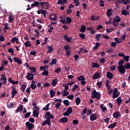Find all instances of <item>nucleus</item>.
<instances>
[{
  "instance_id": "nucleus-14",
  "label": "nucleus",
  "mask_w": 130,
  "mask_h": 130,
  "mask_svg": "<svg viewBox=\"0 0 130 130\" xmlns=\"http://www.w3.org/2000/svg\"><path fill=\"white\" fill-rule=\"evenodd\" d=\"M23 105H20L16 110L15 112L18 113V112H21V111H23Z\"/></svg>"
},
{
  "instance_id": "nucleus-2",
  "label": "nucleus",
  "mask_w": 130,
  "mask_h": 130,
  "mask_svg": "<svg viewBox=\"0 0 130 130\" xmlns=\"http://www.w3.org/2000/svg\"><path fill=\"white\" fill-rule=\"evenodd\" d=\"M120 94V92H118V90L117 89V88H114L112 95L113 99H115V98H117V97L119 96Z\"/></svg>"
},
{
  "instance_id": "nucleus-26",
  "label": "nucleus",
  "mask_w": 130,
  "mask_h": 130,
  "mask_svg": "<svg viewBox=\"0 0 130 130\" xmlns=\"http://www.w3.org/2000/svg\"><path fill=\"white\" fill-rule=\"evenodd\" d=\"M107 77L108 79H112L113 78V74H112L110 72H108L107 73Z\"/></svg>"
},
{
  "instance_id": "nucleus-29",
  "label": "nucleus",
  "mask_w": 130,
  "mask_h": 130,
  "mask_svg": "<svg viewBox=\"0 0 130 130\" xmlns=\"http://www.w3.org/2000/svg\"><path fill=\"white\" fill-rule=\"evenodd\" d=\"M18 40L19 39L18 38H14L12 39L11 42H12V43H15V42H16V43L18 44L19 43Z\"/></svg>"
},
{
  "instance_id": "nucleus-22",
  "label": "nucleus",
  "mask_w": 130,
  "mask_h": 130,
  "mask_svg": "<svg viewBox=\"0 0 130 130\" xmlns=\"http://www.w3.org/2000/svg\"><path fill=\"white\" fill-rule=\"evenodd\" d=\"M63 39H64L65 40H67L68 42H71L72 41V38H69L67 35H64L63 37Z\"/></svg>"
},
{
  "instance_id": "nucleus-8",
  "label": "nucleus",
  "mask_w": 130,
  "mask_h": 130,
  "mask_svg": "<svg viewBox=\"0 0 130 130\" xmlns=\"http://www.w3.org/2000/svg\"><path fill=\"white\" fill-rule=\"evenodd\" d=\"M97 114L93 113L90 116V120L91 121H94V120H96L97 119Z\"/></svg>"
},
{
  "instance_id": "nucleus-11",
  "label": "nucleus",
  "mask_w": 130,
  "mask_h": 130,
  "mask_svg": "<svg viewBox=\"0 0 130 130\" xmlns=\"http://www.w3.org/2000/svg\"><path fill=\"white\" fill-rule=\"evenodd\" d=\"M45 124H48V125H51L50 119H46V120L43 121L42 125H45Z\"/></svg>"
},
{
  "instance_id": "nucleus-61",
  "label": "nucleus",
  "mask_w": 130,
  "mask_h": 130,
  "mask_svg": "<svg viewBox=\"0 0 130 130\" xmlns=\"http://www.w3.org/2000/svg\"><path fill=\"white\" fill-rule=\"evenodd\" d=\"M67 111L69 113L71 114V113L73 112V109H72V107H70L67 109Z\"/></svg>"
},
{
  "instance_id": "nucleus-32",
  "label": "nucleus",
  "mask_w": 130,
  "mask_h": 130,
  "mask_svg": "<svg viewBox=\"0 0 130 130\" xmlns=\"http://www.w3.org/2000/svg\"><path fill=\"white\" fill-rule=\"evenodd\" d=\"M122 15H124V16H128L129 15V12H127L126 10H122L121 11Z\"/></svg>"
},
{
  "instance_id": "nucleus-50",
  "label": "nucleus",
  "mask_w": 130,
  "mask_h": 130,
  "mask_svg": "<svg viewBox=\"0 0 130 130\" xmlns=\"http://www.w3.org/2000/svg\"><path fill=\"white\" fill-rule=\"evenodd\" d=\"M64 49L66 50V51L71 50V47L70 45H67L64 47Z\"/></svg>"
},
{
  "instance_id": "nucleus-59",
  "label": "nucleus",
  "mask_w": 130,
  "mask_h": 130,
  "mask_svg": "<svg viewBox=\"0 0 130 130\" xmlns=\"http://www.w3.org/2000/svg\"><path fill=\"white\" fill-rule=\"evenodd\" d=\"M72 122L74 125H76V124H78V123H79V121L77 119H75V120H73Z\"/></svg>"
},
{
  "instance_id": "nucleus-20",
  "label": "nucleus",
  "mask_w": 130,
  "mask_h": 130,
  "mask_svg": "<svg viewBox=\"0 0 130 130\" xmlns=\"http://www.w3.org/2000/svg\"><path fill=\"white\" fill-rule=\"evenodd\" d=\"M47 49H48L47 51V53H51V52H52V51L53 50V47H52V46H48Z\"/></svg>"
},
{
  "instance_id": "nucleus-54",
  "label": "nucleus",
  "mask_w": 130,
  "mask_h": 130,
  "mask_svg": "<svg viewBox=\"0 0 130 130\" xmlns=\"http://www.w3.org/2000/svg\"><path fill=\"white\" fill-rule=\"evenodd\" d=\"M91 19L92 21H96V20H98V17L92 15L91 16Z\"/></svg>"
},
{
  "instance_id": "nucleus-53",
  "label": "nucleus",
  "mask_w": 130,
  "mask_h": 130,
  "mask_svg": "<svg viewBox=\"0 0 130 130\" xmlns=\"http://www.w3.org/2000/svg\"><path fill=\"white\" fill-rule=\"evenodd\" d=\"M43 76H48V71L46 70H44V72L42 73Z\"/></svg>"
},
{
  "instance_id": "nucleus-58",
  "label": "nucleus",
  "mask_w": 130,
  "mask_h": 130,
  "mask_svg": "<svg viewBox=\"0 0 130 130\" xmlns=\"http://www.w3.org/2000/svg\"><path fill=\"white\" fill-rule=\"evenodd\" d=\"M41 14H42V15H43L44 16H46V14H47V11L42 9L41 10Z\"/></svg>"
},
{
  "instance_id": "nucleus-15",
  "label": "nucleus",
  "mask_w": 130,
  "mask_h": 130,
  "mask_svg": "<svg viewBox=\"0 0 130 130\" xmlns=\"http://www.w3.org/2000/svg\"><path fill=\"white\" fill-rule=\"evenodd\" d=\"M49 19H50L51 21H56L57 17H56V16L54 14H50L49 15Z\"/></svg>"
},
{
  "instance_id": "nucleus-51",
  "label": "nucleus",
  "mask_w": 130,
  "mask_h": 130,
  "mask_svg": "<svg viewBox=\"0 0 130 130\" xmlns=\"http://www.w3.org/2000/svg\"><path fill=\"white\" fill-rule=\"evenodd\" d=\"M63 103L64 105H66V106H69L70 105V102L69 101V100H64Z\"/></svg>"
},
{
  "instance_id": "nucleus-44",
  "label": "nucleus",
  "mask_w": 130,
  "mask_h": 130,
  "mask_svg": "<svg viewBox=\"0 0 130 130\" xmlns=\"http://www.w3.org/2000/svg\"><path fill=\"white\" fill-rule=\"evenodd\" d=\"M29 43H30V42L29 41L25 42L24 43L25 46H26V47H30L32 46V45L30 44Z\"/></svg>"
},
{
  "instance_id": "nucleus-38",
  "label": "nucleus",
  "mask_w": 130,
  "mask_h": 130,
  "mask_svg": "<svg viewBox=\"0 0 130 130\" xmlns=\"http://www.w3.org/2000/svg\"><path fill=\"white\" fill-rule=\"evenodd\" d=\"M61 20H60V23H62V24H67V21H66V18L62 17L61 16L60 17Z\"/></svg>"
},
{
  "instance_id": "nucleus-34",
  "label": "nucleus",
  "mask_w": 130,
  "mask_h": 130,
  "mask_svg": "<svg viewBox=\"0 0 130 130\" xmlns=\"http://www.w3.org/2000/svg\"><path fill=\"white\" fill-rule=\"evenodd\" d=\"M50 95L51 98H53L54 97V95H55V92H54L53 89H51L50 91Z\"/></svg>"
},
{
  "instance_id": "nucleus-7",
  "label": "nucleus",
  "mask_w": 130,
  "mask_h": 130,
  "mask_svg": "<svg viewBox=\"0 0 130 130\" xmlns=\"http://www.w3.org/2000/svg\"><path fill=\"white\" fill-rule=\"evenodd\" d=\"M125 68L123 66H119L118 67V71L120 74H124L125 73Z\"/></svg>"
},
{
  "instance_id": "nucleus-10",
  "label": "nucleus",
  "mask_w": 130,
  "mask_h": 130,
  "mask_svg": "<svg viewBox=\"0 0 130 130\" xmlns=\"http://www.w3.org/2000/svg\"><path fill=\"white\" fill-rule=\"evenodd\" d=\"M69 120L68 119V118L67 117H63L60 119L58 122H61V123H66V122H68V121Z\"/></svg>"
},
{
  "instance_id": "nucleus-47",
  "label": "nucleus",
  "mask_w": 130,
  "mask_h": 130,
  "mask_svg": "<svg viewBox=\"0 0 130 130\" xmlns=\"http://www.w3.org/2000/svg\"><path fill=\"white\" fill-rule=\"evenodd\" d=\"M121 2L124 5H127V4H129L130 3L129 0H121Z\"/></svg>"
},
{
  "instance_id": "nucleus-25",
  "label": "nucleus",
  "mask_w": 130,
  "mask_h": 130,
  "mask_svg": "<svg viewBox=\"0 0 130 130\" xmlns=\"http://www.w3.org/2000/svg\"><path fill=\"white\" fill-rule=\"evenodd\" d=\"M40 5V3L37 1H35L33 4L31 5V7L32 8H34V7H38V5Z\"/></svg>"
},
{
  "instance_id": "nucleus-17",
  "label": "nucleus",
  "mask_w": 130,
  "mask_h": 130,
  "mask_svg": "<svg viewBox=\"0 0 130 130\" xmlns=\"http://www.w3.org/2000/svg\"><path fill=\"white\" fill-rule=\"evenodd\" d=\"M14 60L15 61V62H17L19 65L21 64L22 63V61L18 57H14Z\"/></svg>"
},
{
  "instance_id": "nucleus-40",
  "label": "nucleus",
  "mask_w": 130,
  "mask_h": 130,
  "mask_svg": "<svg viewBox=\"0 0 130 130\" xmlns=\"http://www.w3.org/2000/svg\"><path fill=\"white\" fill-rule=\"evenodd\" d=\"M91 66L92 69H94V68H99V64L97 62H92Z\"/></svg>"
},
{
  "instance_id": "nucleus-64",
  "label": "nucleus",
  "mask_w": 130,
  "mask_h": 130,
  "mask_svg": "<svg viewBox=\"0 0 130 130\" xmlns=\"http://www.w3.org/2000/svg\"><path fill=\"white\" fill-rule=\"evenodd\" d=\"M124 62V60L121 59L120 60L119 62H118V63H119V66H122V64H123Z\"/></svg>"
},
{
  "instance_id": "nucleus-28",
  "label": "nucleus",
  "mask_w": 130,
  "mask_h": 130,
  "mask_svg": "<svg viewBox=\"0 0 130 130\" xmlns=\"http://www.w3.org/2000/svg\"><path fill=\"white\" fill-rule=\"evenodd\" d=\"M100 45H101V44L99 43H96L95 46L92 48V49H93V50H97V49L99 48V46H100Z\"/></svg>"
},
{
  "instance_id": "nucleus-12",
  "label": "nucleus",
  "mask_w": 130,
  "mask_h": 130,
  "mask_svg": "<svg viewBox=\"0 0 130 130\" xmlns=\"http://www.w3.org/2000/svg\"><path fill=\"white\" fill-rule=\"evenodd\" d=\"M34 78V76L33 75V74H32L31 73H28L26 78L27 79V80H28L29 81H32V80H33Z\"/></svg>"
},
{
  "instance_id": "nucleus-55",
  "label": "nucleus",
  "mask_w": 130,
  "mask_h": 130,
  "mask_svg": "<svg viewBox=\"0 0 130 130\" xmlns=\"http://www.w3.org/2000/svg\"><path fill=\"white\" fill-rule=\"evenodd\" d=\"M106 87H107L108 90H110V88H111V86L109 85V82H107L106 83Z\"/></svg>"
},
{
  "instance_id": "nucleus-45",
  "label": "nucleus",
  "mask_w": 130,
  "mask_h": 130,
  "mask_svg": "<svg viewBox=\"0 0 130 130\" xmlns=\"http://www.w3.org/2000/svg\"><path fill=\"white\" fill-rule=\"evenodd\" d=\"M25 90H26V85L25 84H22L21 86V91L23 93H25Z\"/></svg>"
},
{
  "instance_id": "nucleus-39",
  "label": "nucleus",
  "mask_w": 130,
  "mask_h": 130,
  "mask_svg": "<svg viewBox=\"0 0 130 130\" xmlns=\"http://www.w3.org/2000/svg\"><path fill=\"white\" fill-rule=\"evenodd\" d=\"M102 37V35L101 34H98L95 36V39L97 40V41H99L100 40V37Z\"/></svg>"
},
{
  "instance_id": "nucleus-18",
  "label": "nucleus",
  "mask_w": 130,
  "mask_h": 130,
  "mask_svg": "<svg viewBox=\"0 0 130 130\" xmlns=\"http://www.w3.org/2000/svg\"><path fill=\"white\" fill-rule=\"evenodd\" d=\"M122 2L121 0H115V6L116 8H118V5H121Z\"/></svg>"
},
{
  "instance_id": "nucleus-16",
  "label": "nucleus",
  "mask_w": 130,
  "mask_h": 130,
  "mask_svg": "<svg viewBox=\"0 0 130 130\" xmlns=\"http://www.w3.org/2000/svg\"><path fill=\"white\" fill-rule=\"evenodd\" d=\"M107 11V17H111V15L113 14L112 9H108Z\"/></svg>"
},
{
  "instance_id": "nucleus-37",
  "label": "nucleus",
  "mask_w": 130,
  "mask_h": 130,
  "mask_svg": "<svg viewBox=\"0 0 130 130\" xmlns=\"http://www.w3.org/2000/svg\"><path fill=\"white\" fill-rule=\"evenodd\" d=\"M29 69L30 70V73H35L36 71V68L35 67H29Z\"/></svg>"
},
{
  "instance_id": "nucleus-57",
  "label": "nucleus",
  "mask_w": 130,
  "mask_h": 130,
  "mask_svg": "<svg viewBox=\"0 0 130 130\" xmlns=\"http://www.w3.org/2000/svg\"><path fill=\"white\" fill-rule=\"evenodd\" d=\"M124 67L125 68V69L126 70H129V69H130V64L129 63H126V65H125L124 66Z\"/></svg>"
},
{
  "instance_id": "nucleus-13",
  "label": "nucleus",
  "mask_w": 130,
  "mask_h": 130,
  "mask_svg": "<svg viewBox=\"0 0 130 130\" xmlns=\"http://www.w3.org/2000/svg\"><path fill=\"white\" fill-rule=\"evenodd\" d=\"M17 93H18V91H17L16 90V88L14 87L12 90V92H11V97L12 98H14V97H15V95H16V94H17Z\"/></svg>"
},
{
  "instance_id": "nucleus-21",
  "label": "nucleus",
  "mask_w": 130,
  "mask_h": 130,
  "mask_svg": "<svg viewBox=\"0 0 130 130\" xmlns=\"http://www.w3.org/2000/svg\"><path fill=\"white\" fill-rule=\"evenodd\" d=\"M30 87L31 89H32V90H35V89L37 88V85H36V82H32L30 84Z\"/></svg>"
},
{
  "instance_id": "nucleus-42",
  "label": "nucleus",
  "mask_w": 130,
  "mask_h": 130,
  "mask_svg": "<svg viewBox=\"0 0 130 130\" xmlns=\"http://www.w3.org/2000/svg\"><path fill=\"white\" fill-rule=\"evenodd\" d=\"M86 31V26L85 25H82L80 28V32L84 33Z\"/></svg>"
},
{
  "instance_id": "nucleus-63",
  "label": "nucleus",
  "mask_w": 130,
  "mask_h": 130,
  "mask_svg": "<svg viewBox=\"0 0 130 130\" xmlns=\"http://www.w3.org/2000/svg\"><path fill=\"white\" fill-rule=\"evenodd\" d=\"M100 6H101V7H102L103 8L104 7V1L101 0L100 1Z\"/></svg>"
},
{
  "instance_id": "nucleus-62",
  "label": "nucleus",
  "mask_w": 130,
  "mask_h": 130,
  "mask_svg": "<svg viewBox=\"0 0 130 130\" xmlns=\"http://www.w3.org/2000/svg\"><path fill=\"white\" fill-rule=\"evenodd\" d=\"M123 59H124L125 61H128V59H129V56H124Z\"/></svg>"
},
{
  "instance_id": "nucleus-31",
  "label": "nucleus",
  "mask_w": 130,
  "mask_h": 130,
  "mask_svg": "<svg viewBox=\"0 0 130 130\" xmlns=\"http://www.w3.org/2000/svg\"><path fill=\"white\" fill-rule=\"evenodd\" d=\"M78 81H81V82H86L85 81V77L83 76H80L77 78Z\"/></svg>"
},
{
  "instance_id": "nucleus-56",
  "label": "nucleus",
  "mask_w": 130,
  "mask_h": 130,
  "mask_svg": "<svg viewBox=\"0 0 130 130\" xmlns=\"http://www.w3.org/2000/svg\"><path fill=\"white\" fill-rule=\"evenodd\" d=\"M74 3H75V6L76 7H78V6L80 5V2L79 0H74Z\"/></svg>"
},
{
  "instance_id": "nucleus-5",
  "label": "nucleus",
  "mask_w": 130,
  "mask_h": 130,
  "mask_svg": "<svg viewBox=\"0 0 130 130\" xmlns=\"http://www.w3.org/2000/svg\"><path fill=\"white\" fill-rule=\"evenodd\" d=\"M25 126L29 130L33 129V128H34V127L35 126L34 125V124L29 123L28 121L26 122Z\"/></svg>"
},
{
  "instance_id": "nucleus-60",
  "label": "nucleus",
  "mask_w": 130,
  "mask_h": 130,
  "mask_svg": "<svg viewBox=\"0 0 130 130\" xmlns=\"http://www.w3.org/2000/svg\"><path fill=\"white\" fill-rule=\"evenodd\" d=\"M79 37L81 38V39H85V34H80Z\"/></svg>"
},
{
  "instance_id": "nucleus-36",
  "label": "nucleus",
  "mask_w": 130,
  "mask_h": 130,
  "mask_svg": "<svg viewBox=\"0 0 130 130\" xmlns=\"http://www.w3.org/2000/svg\"><path fill=\"white\" fill-rule=\"evenodd\" d=\"M75 101H76V104L78 106H79L80 103H81V99H80V98L77 97Z\"/></svg>"
},
{
  "instance_id": "nucleus-3",
  "label": "nucleus",
  "mask_w": 130,
  "mask_h": 130,
  "mask_svg": "<svg viewBox=\"0 0 130 130\" xmlns=\"http://www.w3.org/2000/svg\"><path fill=\"white\" fill-rule=\"evenodd\" d=\"M40 6L45 10H47L49 8V4L47 2H40Z\"/></svg>"
},
{
  "instance_id": "nucleus-35",
  "label": "nucleus",
  "mask_w": 130,
  "mask_h": 130,
  "mask_svg": "<svg viewBox=\"0 0 130 130\" xmlns=\"http://www.w3.org/2000/svg\"><path fill=\"white\" fill-rule=\"evenodd\" d=\"M0 79L1 81H4V82H7V77H6V75L5 74H3L2 75V78Z\"/></svg>"
},
{
  "instance_id": "nucleus-52",
  "label": "nucleus",
  "mask_w": 130,
  "mask_h": 130,
  "mask_svg": "<svg viewBox=\"0 0 130 130\" xmlns=\"http://www.w3.org/2000/svg\"><path fill=\"white\" fill-rule=\"evenodd\" d=\"M78 87H79V86H78V85L77 84L74 85L72 88L73 91L74 92V91H76V89H78Z\"/></svg>"
},
{
  "instance_id": "nucleus-46",
  "label": "nucleus",
  "mask_w": 130,
  "mask_h": 130,
  "mask_svg": "<svg viewBox=\"0 0 130 130\" xmlns=\"http://www.w3.org/2000/svg\"><path fill=\"white\" fill-rule=\"evenodd\" d=\"M8 51L11 53L12 55H14V49L12 48H10L9 49H8Z\"/></svg>"
},
{
  "instance_id": "nucleus-4",
  "label": "nucleus",
  "mask_w": 130,
  "mask_h": 130,
  "mask_svg": "<svg viewBox=\"0 0 130 130\" xmlns=\"http://www.w3.org/2000/svg\"><path fill=\"white\" fill-rule=\"evenodd\" d=\"M45 118H46L47 119H53V118H54V116H53V115L50 113V112L48 111L46 113L45 115Z\"/></svg>"
},
{
  "instance_id": "nucleus-23",
  "label": "nucleus",
  "mask_w": 130,
  "mask_h": 130,
  "mask_svg": "<svg viewBox=\"0 0 130 130\" xmlns=\"http://www.w3.org/2000/svg\"><path fill=\"white\" fill-rule=\"evenodd\" d=\"M32 113L34 117H38L39 116V111L37 110H34Z\"/></svg>"
},
{
  "instance_id": "nucleus-48",
  "label": "nucleus",
  "mask_w": 130,
  "mask_h": 130,
  "mask_svg": "<svg viewBox=\"0 0 130 130\" xmlns=\"http://www.w3.org/2000/svg\"><path fill=\"white\" fill-rule=\"evenodd\" d=\"M66 23H68V24H71L72 23V18L70 17H67L66 18Z\"/></svg>"
},
{
  "instance_id": "nucleus-1",
  "label": "nucleus",
  "mask_w": 130,
  "mask_h": 130,
  "mask_svg": "<svg viewBox=\"0 0 130 130\" xmlns=\"http://www.w3.org/2000/svg\"><path fill=\"white\" fill-rule=\"evenodd\" d=\"M100 96H101V94H100V93L96 91V90L94 89L92 91V93H91V98L92 99H94L95 98H96L98 100L100 99Z\"/></svg>"
},
{
  "instance_id": "nucleus-9",
  "label": "nucleus",
  "mask_w": 130,
  "mask_h": 130,
  "mask_svg": "<svg viewBox=\"0 0 130 130\" xmlns=\"http://www.w3.org/2000/svg\"><path fill=\"white\" fill-rule=\"evenodd\" d=\"M113 23H118L120 22L121 19L119 17V16H116L115 17H114L113 19Z\"/></svg>"
},
{
  "instance_id": "nucleus-6",
  "label": "nucleus",
  "mask_w": 130,
  "mask_h": 130,
  "mask_svg": "<svg viewBox=\"0 0 130 130\" xmlns=\"http://www.w3.org/2000/svg\"><path fill=\"white\" fill-rule=\"evenodd\" d=\"M113 116L114 118H116V119H118L119 117L121 116V115L120 114L119 111H117L113 113Z\"/></svg>"
},
{
  "instance_id": "nucleus-41",
  "label": "nucleus",
  "mask_w": 130,
  "mask_h": 130,
  "mask_svg": "<svg viewBox=\"0 0 130 130\" xmlns=\"http://www.w3.org/2000/svg\"><path fill=\"white\" fill-rule=\"evenodd\" d=\"M106 31L107 33H111V32H113L114 31V28H107L106 29Z\"/></svg>"
},
{
  "instance_id": "nucleus-24",
  "label": "nucleus",
  "mask_w": 130,
  "mask_h": 130,
  "mask_svg": "<svg viewBox=\"0 0 130 130\" xmlns=\"http://www.w3.org/2000/svg\"><path fill=\"white\" fill-rule=\"evenodd\" d=\"M116 124H117V123L116 122H114V123L110 124L108 126V128H114L115 126H116Z\"/></svg>"
},
{
  "instance_id": "nucleus-49",
  "label": "nucleus",
  "mask_w": 130,
  "mask_h": 130,
  "mask_svg": "<svg viewBox=\"0 0 130 130\" xmlns=\"http://www.w3.org/2000/svg\"><path fill=\"white\" fill-rule=\"evenodd\" d=\"M43 110L45 111H47V110H49V104H47L45 107L43 108Z\"/></svg>"
},
{
  "instance_id": "nucleus-27",
  "label": "nucleus",
  "mask_w": 130,
  "mask_h": 130,
  "mask_svg": "<svg viewBox=\"0 0 130 130\" xmlns=\"http://www.w3.org/2000/svg\"><path fill=\"white\" fill-rule=\"evenodd\" d=\"M116 102L118 105H120L122 103V99H121V97H119L116 99Z\"/></svg>"
},
{
  "instance_id": "nucleus-43",
  "label": "nucleus",
  "mask_w": 130,
  "mask_h": 130,
  "mask_svg": "<svg viewBox=\"0 0 130 130\" xmlns=\"http://www.w3.org/2000/svg\"><path fill=\"white\" fill-rule=\"evenodd\" d=\"M9 21L10 23H13V21H14V16L13 15H10L9 16Z\"/></svg>"
},
{
  "instance_id": "nucleus-19",
  "label": "nucleus",
  "mask_w": 130,
  "mask_h": 130,
  "mask_svg": "<svg viewBox=\"0 0 130 130\" xmlns=\"http://www.w3.org/2000/svg\"><path fill=\"white\" fill-rule=\"evenodd\" d=\"M101 75V74L98 72L95 73L93 76V80H95V79H98L100 78Z\"/></svg>"
},
{
  "instance_id": "nucleus-33",
  "label": "nucleus",
  "mask_w": 130,
  "mask_h": 130,
  "mask_svg": "<svg viewBox=\"0 0 130 130\" xmlns=\"http://www.w3.org/2000/svg\"><path fill=\"white\" fill-rule=\"evenodd\" d=\"M57 62V60L56 58L52 59V60L51 61L50 64L51 66H53V64H55Z\"/></svg>"
},
{
  "instance_id": "nucleus-30",
  "label": "nucleus",
  "mask_w": 130,
  "mask_h": 130,
  "mask_svg": "<svg viewBox=\"0 0 130 130\" xmlns=\"http://www.w3.org/2000/svg\"><path fill=\"white\" fill-rule=\"evenodd\" d=\"M104 106V104H101L100 107L101 109H102V111H103V112H105V111H106V110H107V108Z\"/></svg>"
}]
</instances>
